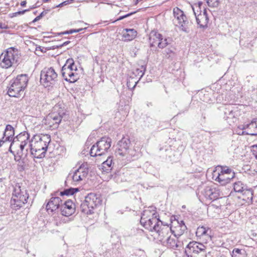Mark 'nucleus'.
Returning <instances> with one entry per match:
<instances>
[{
	"mask_svg": "<svg viewBox=\"0 0 257 257\" xmlns=\"http://www.w3.org/2000/svg\"><path fill=\"white\" fill-rule=\"evenodd\" d=\"M21 145L18 141H16L14 139L11 141V147H13V149L15 150L16 152L19 149Z\"/></svg>",
	"mask_w": 257,
	"mask_h": 257,
	"instance_id": "obj_41",
	"label": "nucleus"
},
{
	"mask_svg": "<svg viewBox=\"0 0 257 257\" xmlns=\"http://www.w3.org/2000/svg\"><path fill=\"white\" fill-rule=\"evenodd\" d=\"M206 246L196 242H190L185 248V253L187 257H203L206 254Z\"/></svg>",
	"mask_w": 257,
	"mask_h": 257,
	"instance_id": "obj_9",
	"label": "nucleus"
},
{
	"mask_svg": "<svg viewBox=\"0 0 257 257\" xmlns=\"http://www.w3.org/2000/svg\"><path fill=\"white\" fill-rule=\"evenodd\" d=\"M45 1L46 2H47V1H48L49 0H45Z\"/></svg>",
	"mask_w": 257,
	"mask_h": 257,
	"instance_id": "obj_62",
	"label": "nucleus"
},
{
	"mask_svg": "<svg viewBox=\"0 0 257 257\" xmlns=\"http://www.w3.org/2000/svg\"><path fill=\"white\" fill-rule=\"evenodd\" d=\"M162 244L167 246L168 248L173 249H176L179 246L176 235L173 236L172 235L166 240V241L164 242Z\"/></svg>",
	"mask_w": 257,
	"mask_h": 257,
	"instance_id": "obj_24",
	"label": "nucleus"
},
{
	"mask_svg": "<svg viewBox=\"0 0 257 257\" xmlns=\"http://www.w3.org/2000/svg\"><path fill=\"white\" fill-rule=\"evenodd\" d=\"M173 12L175 17L174 23L176 25L180 26L183 31H186L188 22L183 12L178 8H176L174 9Z\"/></svg>",
	"mask_w": 257,
	"mask_h": 257,
	"instance_id": "obj_14",
	"label": "nucleus"
},
{
	"mask_svg": "<svg viewBox=\"0 0 257 257\" xmlns=\"http://www.w3.org/2000/svg\"><path fill=\"white\" fill-rule=\"evenodd\" d=\"M15 135V131L14 127L10 124H7L6 125L5 132H4V136L6 137V140H8V142H11Z\"/></svg>",
	"mask_w": 257,
	"mask_h": 257,
	"instance_id": "obj_27",
	"label": "nucleus"
},
{
	"mask_svg": "<svg viewBox=\"0 0 257 257\" xmlns=\"http://www.w3.org/2000/svg\"><path fill=\"white\" fill-rule=\"evenodd\" d=\"M158 234V239L163 243L172 234V229L168 225H163L155 231Z\"/></svg>",
	"mask_w": 257,
	"mask_h": 257,
	"instance_id": "obj_16",
	"label": "nucleus"
},
{
	"mask_svg": "<svg viewBox=\"0 0 257 257\" xmlns=\"http://www.w3.org/2000/svg\"><path fill=\"white\" fill-rule=\"evenodd\" d=\"M6 142H8V140H6V138H5V141L0 140V147H1L3 145V144Z\"/></svg>",
	"mask_w": 257,
	"mask_h": 257,
	"instance_id": "obj_49",
	"label": "nucleus"
},
{
	"mask_svg": "<svg viewBox=\"0 0 257 257\" xmlns=\"http://www.w3.org/2000/svg\"><path fill=\"white\" fill-rule=\"evenodd\" d=\"M57 76V73L53 68H45L41 71L40 81L45 87H48L55 83Z\"/></svg>",
	"mask_w": 257,
	"mask_h": 257,
	"instance_id": "obj_12",
	"label": "nucleus"
},
{
	"mask_svg": "<svg viewBox=\"0 0 257 257\" xmlns=\"http://www.w3.org/2000/svg\"><path fill=\"white\" fill-rule=\"evenodd\" d=\"M221 205L217 201L213 202L207 208V213L211 217H216L221 212Z\"/></svg>",
	"mask_w": 257,
	"mask_h": 257,
	"instance_id": "obj_20",
	"label": "nucleus"
},
{
	"mask_svg": "<svg viewBox=\"0 0 257 257\" xmlns=\"http://www.w3.org/2000/svg\"><path fill=\"white\" fill-rule=\"evenodd\" d=\"M213 192V188L207 187L204 189L203 194L206 199L211 200Z\"/></svg>",
	"mask_w": 257,
	"mask_h": 257,
	"instance_id": "obj_33",
	"label": "nucleus"
},
{
	"mask_svg": "<svg viewBox=\"0 0 257 257\" xmlns=\"http://www.w3.org/2000/svg\"><path fill=\"white\" fill-rule=\"evenodd\" d=\"M50 142L51 137L49 135L40 134L34 136L28 146L33 157L37 159L44 158Z\"/></svg>",
	"mask_w": 257,
	"mask_h": 257,
	"instance_id": "obj_1",
	"label": "nucleus"
},
{
	"mask_svg": "<svg viewBox=\"0 0 257 257\" xmlns=\"http://www.w3.org/2000/svg\"><path fill=\"white\" fill-rule=\"evenodd\" d=\"M181 227L182 228V230H184L186 229V226L185 225V224L183 223V225H181Z\"/></svg>",
	"mask_w": 257,
	"mask_h": 257,
	"instance_id": "obj_58",
	"label": "nucleus"
},
{
	"mask_svg": "<svg viewBox=\"0 0 257 257\" xmlns=\"http://www.w3.org/2000/svg\"><path fill=\"white\" fill-rule=\"evenodd\" d=\"M130 141L127 138H122L117 144V148L115 153L116 155L121 157H126L130 153Z\"/></svg>",
	"mask_w": 257,
	"mask_h": 257,
	"instance_id": "obj_15",
	"label": "nucleus"
},
{
	"mask_svg": "<svg viewBox=\"0 0 257 257\" xmlns=\"http://www.w3.org/2000/svg\"><path fill=\"white\" fill-rule=\"evenodd\" d=\"M209 7L217 8L219 5V0H204Z\"/></svg>",
	"mask_w": 257,
	"mask_h": 257,
	"instance_id": "obj_36",
	"label": "nucleus"
},
{
	"mask_svg": "<svg viewBox=\"0 0 257 257\" xmlns=\"http://www.w3.org/2000/svg\"><path fill=\"white\" fill-rule=\"evenodd\" d=\"M124 18H125V16L124 15V16H122L120 17L117 19V20H122V19H124Z\"/></svg>",
	"mask_w": 257,
	"mask_h": 257,
	"instance_id": "obj_57",
	"label": "nucleus"
},
{
	"mask_svg": "<svg viewBox=\"0 0 257 257\" xmlns=\"http://www.w3.org/2000/svg\"><path fill=\"white\" fill-rule=\"evenodd\" d=\"M157 217V212L145 210L142 214L140 223L150 231H155L158 228L161 227L163 223Z\"/></svg>",
	"mask_w": 257,
	"mask_h": 257,
	"instance_id": "obj_4",
	"label": "nucleus"
},
{
	"mask_svg": "<svg viewBox=\"0 0 257 257\" xmlns=\"http://www.w3.org/2000/svg\"><path fill=\"white\" fill-rule=\"evenodd\" d=\"M122 40L124 41H130L134 39L137 35V32L134 29H125L122 31Z\"/></svg>",
	"mask_w": 257,
	"mask_h": 257,
	"instance_id": "obj_23",
	"label": "nucleus"
},
{
	"mask_svg": "<svg viewBox=\"0 0 257 257\" xmlns=\"http://www.w3.org/2000/svg\"><path fill=\"white\" fill-rule=\"evenodd\" d=\"M28 144H21L20 147L19 149L17 150V152H20L21 151V153H24V151L25 148L27 146Z\"/></svg>",
	"mask_w": 257,
	"mask_h": 257,
	"instance_id": "obj_44",
	"label": "nucleus"
},
{
	"mask_svg": "<svg viewBox=\"0 0 257 257\" xmlns=\"http://www.w3.org/2000/svg\"><path fill=\"white\" fill-rule=\"evenodd\" d=\"M248 129L246 134L247 135L257 136V122L256 119H252L251 122L246 124Z\"/></svg>",
	"mask_w": 257,
	"mask_h": 257,
	"instance_id": "obj_25",
	"label": "nucleus"
},
{
	"mask_svg": "<svg viewBox=\"0 0 257 257\" xmlns=\"http://www.w3.org/2000/svg\"><path fill=\"white\" fill-rule=\"evenodd\" d=\"M78 191V188H70L68 189L65 190L63 192H60V194L61 196L63 195H73L75 192Z\"/></svg>",
	"mask_w": 257,
	"mask_h": 257,
	"instance_id": "obj_34",
	"label": "nucleus"
},
{
	"mask_svg": "<svg viewBox=\"0 0 257 257\" xmlns=\"http://www.w3.org/2000/svg\"><path fill=\"white\" fill-rule=\"evenodd\" d=\"M162 35L158 32H152L149 40L151 47L155 46L158 42L161 40Z\"/></svg>",
	"mask_w": 257,
	"mask_h": 257,
	"instance_id": "obj_29",
	"label": "nucleus"
},
{
	"mask_svg": "<svg viewBox=\"0 0 257 257\" xmlns=\"http://www.w3.org/2000/svg\"><path fill=\"white\" fill-rule=\"evenodd\" d=\"M5 138H6V137H4V136L3 135V138H2V139H1V140H3V141H5Z\"/></svg>",
	"mask_w": 257,
	"mask_h": 257,
	"instance_id": "obj_60",
	"label": "nucleus"
},
{
	"mask_svg": "<svg viewBox=\"0 0 257 257\" xmlns=\"http://www.w3.org/2000/svg\"><path fill=\"white\" fill-rule=\"evenodd\" d=\"M28 81L29 77L27 74L18 75L16 78L10 82L8 95L11 97H18L27 87Z\"/></svg>",
	"mask_w": 257,
	"mask_h": 257,
	"instance_id": "obj_2",
	"label": "nucleus"
},
{
	"mask_svg": "<svg viewBox=\"0 0 257 257\" xmlns=\"http://www.w3.org/2000/svg\"><path fill=\"white\" fill-rule=\"evenodd\" d=\"M201 4L202 3H199V6L195 5V6H192V9L195 16L197 24L200 28H205L207 26L209 19L206 9L203 10L202 13L198 11L200 9V6Z\"/></svg>",
	"mask_w": 257,
	"mask_h": 257,
	"instance_id": "obj_13",
	"label": "nucleus"
},
{
	"mask_svg": "<svg viewBox=\"0 0 257 257\" xmlns=\"http://www.w3.org/2000/svg\"><path fill=\"white\" fill-rule=\"evenodd\" d=\"M19 58L18 49L13 47L8 48L0 56V66L3 68L8 69L14 64H17Z\"/></svg>",
	"mask_w": 257,
	"mask_h": 257,
	"instance_id": "obj_7",
	"label": "nucleus"
},
{
	"mask_svg": "<svg viewBox=\"0 0 257 257\" xmlns=\"http://www.w3.org/2000/svg\"><path fill=\"white\" fill-rule=\"evenodd\" d=\"M82 30H83V29H72L69 31H64V32H61V33H59V35H65V34H72L73 33L79 32L81 31H82Z\"/></svg>",
	"mask_w": 257,
	"mask_h": 257,
	"instance_id": "obj_40",
	"label": "nucleus"
},
{
	"mask_svg": "<svg viewBox=\"0 0 257 257\" xmlns=\"http://www.w3.org/2000/svg\"><path fill=\"white\" fill-rule=\"evenodd\" d=\"M136 13H137V11H135V12H132V13H131L127 14H126V15H124V16H125V18H127V17H129V16H131V15H133V14H134Z\"/></svg>",
	"mask_w": 257,
	"mask_h": 257,
	"instance_id": "obj_51",
	"label": "nucleus"
},
{
	"mask_svg": "<svg viewBox=\"0 0 257 257\" xmlns=\"http://www.w3.org/2000/svg\"><path fill=\"white\" fill-rule=\"evenodd\" d=\"M245 251L239 248H234L232 251V257H244Z\"/></svg>",
	"mask_w": 257,
	"mask_h": 257,
	"instance_id": "obj_32",
	"label": "nucleus"
},
{
	"mask_svg": "<svg viewBox=\"0 0 257 257\" xmlns=\"http://www.w3.org/2000/svg\"><path fill=\"white\" fill-rule=\"evenodd\" d=\"M12 148H13V147H11V145L10 148H9V151L14 155L16 153V151L15 150L12 151Z\"/></svg>",
	"mask_w": 257,
	"mask_h": 257,
	"instance_id": "obj_52",
	"label": "nucleus"
},
{
	"mask_svg": "<svg viewBox=\"0 0 257 257\" xmlns=\"http://www.w3.org/2000/svg\"><path fill=\"white\" fill-rule=\"evenodd\" d=\"M27 11H28V10H24L22 11H19V12H17V14H18L19 15H22V14H24L26 12H27Z\"/></svg>",
	"mask_w": 257,
	"mask_h": 257,
	"instance_id": "obj_50",
	"label": "nucleus"
},
{
	"mask_svg": "<svg viewBox=\"0 0 257 257\" xmlns=\"http://www.w3.org/2000/svg\"><path fill=\"white\" fill-rule=\"evenodd\" d=\"M168 43L167 42V39H163V37L162 36L161 40L159 41L157 45H158V46L160 48H165L167 45Z\"/></svg>",
	"mask_w": 257,
	"mask_h": 257,
	"instance_id": "obj_38",
	"label": "nucleus"
},
{
	"mask_svg": "<svg viewBox=\"0 0 257 257\" xmlns=\"http://www.w3.org/2000/svg\"><path fill=\"white\" fill-rule=\"evenodd\" d=\"M44 12H42L39 16H41V18L43 16Z\"/></svg>",
	"mask_w": 257,
	"mask_h": 257,
	"instance_id": "obj_59",
	"label": "nucleus"
},
{
	"mask_svg": "<svg viewBox=\"0 0 257 257\" xmlns=\"http://www.w3.org/2000/svg\"><path fill=\"white\" fill-rule=\"evenodd\" d=\"M253 148H255V150H253V154L255 156V158L257 159V145L252 146Z\"/></svg>",
	"mask_w": 257,
	"mask_h": 257,
	"instance_id": "obj_46",
	"label": "nucleus"
},
{
	"mask_svg": "<svg viewBox=\"0 0 257 257\" xmlns=\"http://www.w3.org/2000/svg\"><path fill=\"white\" fill-rule=\"evenodd\" d=\"M41 19V16H37L34 20H33V22H37L38 21V20H39L40 19Z\"/></svg>",
	"mask_w": 257,
	"mask_h": 257,
	"instance_id": "obj_54",
	"label": "nucleus"
},
{
	"mask_svg": "<svg viewBox=\"0 0 257 257\" xmlns=\"http://www.w3.org/2000/svg\"><path fill=\"white\" fill-rule=\"evenodd\" d=\"M63 67H66V68L69 69L77 71V69L76 66L74 64V62L72 59H68L64 65Z\"/></svg>",
	"mask_w": 257,
	"mask_h": 257,
	"instance_id": "obj_31",
	"label": "nucleus"
},
{
	"mask_svg": "<svg viewBox=\"0 0 257 257\" xmlns=\"http://www.w3.org/2000/svg\"><path fill=\"white\" fill-rule=\"evenodd\" d=\"M236 133L239 135H247L246 134V132H245V131H240V130H238V128L236 129Z\"/></svg>",
	"mask_w": 257,
	"mask_h": 257,
	"instance_id": "obj_45",
	"label": "nucleus"
},
{
	"mask_svg": "<svg viewBox=\"0 0 257 257\" xmlns=\"http://www.w3.org/2000/svg\"><path fill=\"white\" fill-rule=\"evenodd\" d=\"M133 78H131V79H130V80L127 82V87H128L129 89H134V88L136 87V85H137V82H137V81H134L135 84H134V86H133L132 87V85H131V80H133Z\"/></svg>",
	"mask_w": 257,
	"mask_h": 257,
	"instance_id": "obj_43",
	"label": "nucleus"
},
{
	"mask_svg": "<svg viewBox=\"0 0 257 257\" xmlns=\"http://www.w3.org/2000/svg\"><path fill=\"white\" fill-rule=\"evenodd\" d=\"M29 194L27 191L20 183L14 187L12 197L11 200V206L14 210H18L27 202Z\"/></svg>",
	"mask_w": 257,
	"mask_h": 257,
	"instance_id": "obj_3",
	"label": "nucleus"
},
{
	"mask_svg": "<svg viewBox=\"0 0 257 257\" xmlns=\"http://www.w3.org/2000/svg\"><path fill=\"white\" fill-rule=\"evenodd\" d=\"M111 140L109 138L103 137L95 145H93L90 151L91 157L101 156L107 152L111 146Z\"/></svg>",
	"mask_w": 257,
	"mask_h": 257,
	"instance_id": "obj_8",
	"label": "nucleus"
},
{
	"mask_svg": "<svg viewBox=\"0 0 257 257\" xmlns=\"http://www.w3.org/2000/svg\"><path fill=\"white\" fill-rule=\"evenodd\" d=\"M70 43V41H66L64 42L62 45L61 46H66Z\"/></svg>",
	"mask_w": 257,
	"mask_h": 257,
	"instance_id": "obj_56",
	"label": "nucleus"
},
{
	"mask_svg": "<svg viewBox=\"0 0 257 257\" xmlns=\"http://www.w3.org/2000/svg\"><path fill=\"white\" fill-rule=\"evenodd\" d=\"M114 165L113 159L111 157H108L107 160L103 162L101 165V169L103 172H108L110 171Z\"/></svg>",
	"mask_w": 257,
	"mask_h": 257,
	"instance_id": "obj_28",
	"label": "nucleus"
},
{
	"mask_svg": "<svg viewBox=\"0 0 257 257\" xmlns=\"http://www.w3.org/2000/svg\"><path fill=\"white\" fill-rule=\"evenodd\" d=\"M238 129L240 130V131H243V130H244L245 129H247V128L246 127V124L238 126Z\"/></svg>",
	"mask_w": 257,
	"mask_h": 257,
	"instance_id": "obj_47",
	"label": "nucleus"
},
{
	"mask_svg": "<svg viewBox=\"0 0 257 257\" xmlns=\"http://www.w3.org/2000/svg\"><path fill=\"white\" fill-rule=\"evenodd\" d=\"M26 1H23L21 3V6L22 7H24L26 6Z\"/></svg>",
	"mask_w": 257,
	"mask_h": 257,
	"instance_id": "obj_55",
	"label": "nucleus"
},
{
	"mask_svg": "<svg viewBox=\"0 0 257 257\" xmlns=\"http://www.w3.org/2000/svg\"><path fill=\"white\" fill-rule=\"evenodd\" d=\"M61 204L62 200L59 197H52L47 204V211L49 213L50 212H53L59 208L60 209Z\"/></svg>",
	"mask_w": 257,
	"mask_h": 257,
	"instance_id": "obj_19",
	"label": "nucleus"
},
{
	"mask_svg": "<svg viewBox=\"0 0 257 257\" xmlns=\"http://www.w3.org/2000/svg\"><path fill=\"white\" fill-rule=\"evenodd\" d=\"M67 4H66V2H63L62 3H61L60 4H59L57 7H62L64 5H66Z\"/></svg>",
	"mask_w": 257,
	"mask_h": 257,
	"instance_id": "obj_53",
	"label": "nucleus"
},
{
	"mask_svg": "<svg viewBox=\"0 0 257 257\" xmlns=\"http://www.w3.org/2000/svg\"><path fill=\"white\" fill-rule=\"evenodd\" d=\"M234 172L227 166H217L213 171V178L221 185H225L235 177Z\"/></svg>",
	"mask_w": 257,
	"mask_h": 257,
	"instance_id": "obj_5",
	"label": "nucleus"
},
{
	"mask_svg": "<svg viewBox=\"0 0 257 257\" xmlns=\"http://www.w3.org/2000/svg\"><path fill=\"white\" fill-rule=\"evenodd\" d=\"M211 230L203 226H199L196 230V234L197 237H203L207 241L211 240Z\"/></svg>",
	"mask_w": 257,
	"mask_h": 257,
	"instance_id": "obj_21",
	"label": "nucleus"
},
{
	"mask_svg": "<svg viewBox=\"0 0 257 257\" xmlns=\"http://www.w3.org/2000/svg\"><path fill=\"white\" fill-rule=\"evenodd\" d=\"M213 193L212 197L211 198V200H213L215 201L219 198L220 196V193L219 190L216 189L215 188H213Z\"/></svg>",
	"mask_w": 257,
	"mask_h": 257,
	"instance_id": "obj_39",
	"label": "nucleus"
},
{
	"mask_svg": "<svg viewBox=\"0 0 257 257\" xmlns=\"http://www.w3.org/2000/svg\"><path fill=\"white\" fill-rule=\"evenodd\" d=\"M62 75L64 79L70 83H73L78 79V74L76 71L66 68V67H62L61 69Z\"/></svg>",
	"mask_w": 257,
	"mask_h": 257,
	"instance_id": "obj_18",
	"label": "nucleus"
},
{
	"mask_svg": "<svg viewBox=\"0 0 257 257\" xmlns=\"http://www.w3.org/2000/svg\"><path fill=\"white\" fill-rule=\"evenodd\" d=\"M30 135L27 132L21 133L16 137L13 138L16 141H18L21 144H28L29 141Z\"/></svg>",
	"mask_w": 257,
	"mask_h": 257,
	"instance_id": "obj_26",
	"label": "nucleus"
},
{
	"mask_svg": "<svg viewBox=\"0 0 257 257\" xmlns=\"http://www.w3.org/2000/svg\"><path fill=\"white\" fill-rule=\"evenodd\" d=\"M146 71V66L142 65L141 68H137L135 70V73L140 76V79L143 77Z\"/></svg>",
	"mask_w": 257,
	"mask_h": 257,
	"instance_id": "obj_37",
	"label": "nucleus"
},
{
	"mask_svg": "<svg viewBox=\"0 0 257 257\" xmlns=\"http://www.w3.org/2000/svg\"><path fill=\"white\" fill-rule=\"evenodd\" d=\"M14 154L15 156V160L16 161H19L21 160V159L22 158L24 153H21V151L20 152H16Z\"/></svg>",
	"mask_w": 257,
	"mask_h": 257,
	"instance_id": "obj_42",
	"label": "nucleus"
},
{
	"mask_svg": "<svg viewBox=\"0 0 257 257\" xmlns=\"http://www.w3.org/2000/svg\"><path fill=\"white\" fill-rule=\"evenodd\" d=\"M233 189L236 192H242L244 191V190L243 189V184L241 182H235L234 184Z\"/></svg>",
	"mask_w": 257,
	"mask_h": 257,
	"instance_id": "obj_35",
	"label": "nucleus"
},
{
	"mask_svg": "<svg viewBox=\"0 0 257 257\" xmlns=\"http://www.w3.org/2000/svg\"><path fill=\"white\" fill-rule=\"evenodd\" d=\"M239 114V111L237 106H229L228 107L225 108L224 111V118L226 119H236Z\"/></svg>",
	"mask_w": 257,
	"mask_h": 257,
	"instance_id": "obj_22",
	"label": "nucleus"
},
{
	"mask_svg": "<svg viewBox=\"0 0 257 257\" xmlns=\"http://www.w3.org/2000/svg\"><path fill=\"white\" fill-rule=\"evenodd\" d=\"M64 114V110L60 107L59 105H56L52 112L47 116L45 123L53 128L57 127Z\"/></svg>",
	"mask_w": 257,
	"mask_h": 257,
	"instance_id": "obj_10",
	"label": "nucleus"
},
{
	"mask_svg": "<svg viewBox=\"0 0 257 257\" xmlns=\"http://www.w3.org/2000/svg\"><path fill=\"white\" fill-rule=\"evenodd\" d=\"M88 171L89 165L87 163H84L73 172L70 173L67 177V180H72L74 184H78L86 178Z\"/></svg>",
	"mask_w": 257,
	"mask_h": 257,
	"instance_id": "obj_11",
	"label": "nucleus"
},
{
	"mask_svg": "<svg viewBox=\"0 0 257 257\" xmlns=\"http://www.w3.org/2000/svg\"><path fill=\"white\" fill-rule=\"evenodd\" d=\"M243 200L249 202L251 201L253 198V192L251 190H245L243 192Z\"/></svg>",
	"mask_w": 257,
	"mask_h": 257,
	"instance_id": "obj_30",
	"label": "nucleus"
},
{
	"mask_svg": "<svg viewBox=\"0 0 257 257\" xmlns=\"http://www.w3.org/2000/svg\"><path fill=\"white\" fill-rule=\"evenodd\" d=\"M101 203L99 195L93 193H89L85 197L80 205L81 211L86 214L94 213V209Z\"/></svg>",
	"mask_w": 257,
	"mask_h": 257,
	"instance_id": "obj_6",
	"label": "nucleus"
},
{
	"mask_svg": "<svg viewBox=\"0 0 257 257\" xmlns=\"http://www.w3.org/2000/svg\"><path fill=\"white\" fill-rule=\"evenodd\" d=\"M61 214L63 216H69L74 213L75 211V205L70 200L66 201L64 203L62 201L60 208Z\"/></svg>",
	"mask_w": 257,
	"mask_h": 257,
	"instance_id": "obj_17",
	"label": "nucleus"
},
{
	"mask_svg": "<svg viewBox=\"0 0 257 257\" xmlns=\"http://www.w3.org/2000/svg\"><path fill=\"white\" fill-rule=\"evenodd\" d=\"M0 28H4V27H3L2 26V24H0Z\"/></svg>",
	"mask_w": 257,
	"mask_h": 257,
	"instance_id": "obj_61",
	"label": "nucleus"
},
{
	"mask_svg": "<svg viewBox=\"0 0 257 257\" xmlns=\"http://www.w3.org/2000/svg\"><path fill=\"white\" fill-rule=\"evenodd\" d=\"M166 52L168 55H169V56L168 57V58L172 56L171 54H174L173 52L170 50H168V51H166Z\"/></svg>",
	"mask_w": 257,
	"mask_h": 257,
	"instance_id": "obj_48",
	"label": "nucleus"
}]
</instances>
